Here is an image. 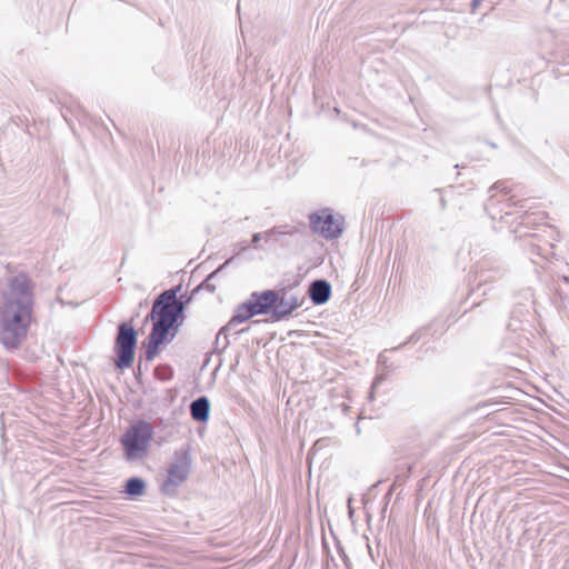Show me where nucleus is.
Here are the masks:
<instances>
[{"mask_svg": "<svg viewBox=\"0 0 569 569\" xmlns=\"http://www.w3.org/2000/svg\"><path fill=\"white\" fill-rule=\"evenodd\" d=\"M148 319H151L153 325L146 345L144 357L147 361H151L159 353L161 345L169 343L174 339L184 316L173 313L171 310L156 309L152 306Z\"/></svg>", "mask_w": 569, "mask_h": 569, "instance_id": "obj_2", "label": "nucleus"}, {"mask_svg": "<svg viewBox=\"0 0 569 569\" xmlns=\"http://www.w3.org/2000/svg\"><path fill=\"white\" fill-rule=\"evenodd\" d=\"M553 246L548 243L547 247L542 248L535 242H530L528 246V250L532 256H539L543 259H547L549 254H552Z\"/></svg>", "mask_w": 569, "mask_h": 569, "instance_id": "obj_16", "label": "nucleus"}, {"mask_svg": "<svg viewBox=\"0 0 569 569\" xmlns=\"http://www.w3.org/2000/svg\"><path fill=\"white\" fill-rule=\"evenodd\" d=\"M378 362H379L380 365L386 366V365H387V357H386L385 355H382V353H381V355H379Z\"/></svg>", "mask_w": 569, "mask_h": 569, "instance_id": "obj_24", "label": "nucleus"}, {"mask_svg": "<svg viewBox=\"0 0 569 569\" xmlns=\"http://www.w3.org/2000/svg\"><path fill=\"white\" fill-rule=\"evenodd\" d=\"M249 248V243L247 241H238L232 244L233 259L240 256L243 251Z\"/></svg>", "mask_w": 569, "mask_h": 569, "instance_id": "obj_18", "label": "nucleus"}, {"mask_svg": "<svg viewBox=\"0 0 569 569\" xmlns=\"http://www.w3.org/2000/svg\"><path fill=\"white\" fill-rule=\"evenodd\" d=\"M34 295L26 273L10 277L0 306V342L9 350L17 349L28 335L33 318Z\"/></svg>", "mask_w": 569, "mask_h": 569, "instance_id": "obj_1", "label": "nucleus"}, {"mask_svg": "<svg viewBox=\"0 0 569 569\" xmlns=\"http://www.w3.org/2000/svg\"><path fill=\"white\" fill-rule=\"evenodd\" d=\"M492 190H497V191H500V192H503V193H508L509 190H508V187L506 184V182H502V181H498L496 182L491 188H490V191Z\"/></svg>", "mask_w": 569, "mask_h": 569, "instance_id": "obj_20", "label": "nucleus"}, {"mask_svg": "<svg viewBox=\"0 0 569 569\" xmlns=\"http://www.w3.org/2000/svg\"><path fill=\"white\" fill-rule=\"evenodd\" d=\"M341 406H342V410H343V412L349 411V409H350V407H349V406H347V405H345V403H342Z\"/></svg>", "mask_w": 569, "mask_h": 569, "instance_id": "obj_27", "label": "nucleus"}, {"mask_svg": "<svg viewBox=\"0 0 569 569\" xmlns=\"http://www.w3.org/2000/svg\"><path fill=\"white\" fill-rule=\"evenodd\" d=\"M263 233V240L264 242H279L280 237L286 234H292V230H286L284 227H273Z\"/></svg>", "mask_w": 569, "mask_h": 569, "instance_id": "obj_15", "label": "nucleus"}, {"mask_svg": "<svg viewBox=\"0 0 569 569\" xmlns=\"http://www.w3.org/2000/svg\"><path fill=\"white\" fill-rule=\"evenodd\" d=\"M308 296L315 306L325 305L331 297V284L326 279H316L309 284Z\"/></svg>", "mask_w": 569, "mask_h": 569, "instance_id": "obj_11", "label": "nucleus"}, {"mask_svg": "<svg viewBox=\"0 0 569 569\" xmlns=\"http://www.w3.org/2000/svg\"><path fill=\"white\" fill-rule=\"evenodd\" d=\"M248 299L257 316L268 313L272 316L273 306L277 302L276 290L253 291Z\"/></svg>", "mask_w": 569, "mask_h": 569, "instance_id": "obj_9", "label": "nucleus"}, {"mask_svg": "<svg viewBox=\"0 0 569 569\" xmlns=\"http://www.w3.org/2000/svg\"><path fill=\"white\" fill-rule=\"evenodd\" d=\"M481 3V0H472L471 2V7H472V11H475Z\"/></svg>", "mask_w": 569, "mask_h": 569, "instance_id": "obj_25", "label": "nucleus"}, {"mask_svg": "<svg viewBox=\"0 0 569 569\" xmlns=\"http://www.w3.org/2000/svg\"><path fill=\"white\" fill-rule=\"evenodd\" d=\"M254 316L257 315L254 313L251 302L248 299L244 302L237 306L231 319L223 327L220 328L219 336L230 331L236 326L246 322L247 320Z\"/></svg>", "mask_w": 569, "mask_h": 569, "instance_id": "obj_10", "label": "nucleus"}, {"mask_svg": "<svg viewBox=\"0 0 569 569\" xmlns=\"http://www.w3.org/2000/svg\"><path fill=\"white\" fill-rule=\"evenodd\" d=\"M232 262H233V257H230L229 259H227L222 264H220L216 270H213L211 273H209L207 276V278L193 289L194 292H197V295H198L201 290H207L208 292L213 293L217 288L213 280L218 277V274L223 269H226Z\"/></svg>", "mask_w": 569, "mask_h": 569, "instance_id": "obj_13", "label": "nucleus"}, {"mask_svg": "<svg viewBox=\"0 0 569 569\" xmlns=\"http://www.w3.org/2000/svg\"><path fill=\"white\" fill-rule=\"evenodd\" d=\"M191 450L190 446L181 447L174 450L171 463L168 468V476L161 486L166 495L176 493L177 489L188 479L191 471Z\"/></svg>", "mask_w": 569, "mask_h": 569, "instance_id": "obj_4", "label": "nucleus"}, {"mask_svg": "<svg viewBox=\"0 0 569 569\" xmlns=\"http://www.w3.org/2000/svg\"><path fill=\"white\" fill-rule=\"evenodd\" d=\"M533 263L539 264V261L536 259H532Z\"/></svg>", "mask_w": 569, "mask_h": 569, "instance_id": "obj_29", "label": "nucleus"}, {"mask_svg": "<svg viewBox=\"0 0 569 569\" xmlns=\"http://www.w3.org/2000/svg\"><path fill=\"white\" fill-rule=\"evenodd\" d=\"M276 293L277 302L272 310V320L274 321L287 319L305 302V296L292 292L290 287L278 289L276 290Z\"/></svg>", "mask_w": 569, "mask_h": 569, "instance_id": "obj_7", "label": "nucleus"}, {"mask_svg": "<svg viewBox=\"0 0 569 569\" xmlns=\"http://www.w3.org/2000/svg\"><path fill=\"white\" fill-rule=\"evenodd\" d=\"M441 204L445 208V199H441Z\"/></svg>", "mask_w": 569, "mask_h": 569, "instance_id": "obj_30", "label": "nucleus"}, {"mask_svg": "<svg viewBox=\"0 0 569 569\" xmlns=\"http://www.w3.org/2000/svg\"><path fill=\"white\" fill-rule=\"evenodd\" d=\"M342 559H343V562H345L347 569H351V561L349 560V558L347 557V555L345 552H342Z\"/></svg>", "mask_w": 569, "mask_h": 569, "instance_id": "obj_23", "label": "nucleus"}, {"mask_svg": "<svg viewBox=\"0 0 569 569\" xmlns=\"http://www.w3.org/2000/svg\"><path fill=\"white\" fill-rule=\"evenodd\" d=\"M352 502H353V498L350 496L348 498V512H349L351 522L355 523V521H353L355 509H353Z\"/></svg>", "mask_w": 569, "mask_h": 569, "instance_id": "obj_22", "label": "nucleus"}, {"mask_svg": "<svg viewBox=\"0 0 569 569\" xmlns=\"http://www.w3.org/2000/svg\"><path fill=\"white\" fill-rule=\"evenodd\" d=\"M191 418L197 422H207L210 417V401L206 396L198 397L191 401L190 406Z\"/></svg>", "mask_w": 569, "mask_h": 569, "instance_id": "obj_12", "label": "nucleus"}, {"mask_svg": "<svg viewBox=\"0 0 569 569\" xmlns=\"http://www.w3.org/2000/svg\"><path fill=\"white\" fill-rule=\"evenodd\" d=\"M182 286L177 284L168 290L161 292L153 302V307L156 309H163L167 311H172L173 313L183 316V296L178 298V295L181 292Z\"/></svg>", "mask_w": 569, "mask_h": 569, "instance_id": "obj_8", "label": "nucleus"}, {"mask_svg": "<svg viewBox=\"0 0 569 569\" xmlns=\"http://www.w3.org/2000/svg\"><path fill=\"white\" fill-rule=\"evenodd\" d=\"M263 240V233L262 232H256L252 234L251 241L249 243V247H253L254 249H261V246H259V242Z\"/></svg>", "mask_w": 569, "mask_h": 569, "instance_id": "obj_19", "label": "nucleus"}, {"mask_svg": "<svg viewBox=\"0 0 569 569\" xmlns=\"http://www.w3.org/2000/svg\"><path fill=\"white\" fill-rule=\"evenodd\" d=\"M381 377L377 378L373 382H372V386H371V389H376L377 386L381 382Z\"/></svg>", "mask_w": 569, "mask_h": 569, "instance_id": "obj_26", "label": "nucleus"}, {"mask_svg": "<svg viewBox=\"0 0 569 569\" xmlns=\"http://www.w3.org/2000/svg\"><path fill=\"white\" fill-rule=\"evenodd\" d=\"M409 341H416L415 336H411Z\"/></svg>", "mask_w": 569, "mask_h": 569, "instance_id": "obj_28", "label": "nucleus"}, {"mask_svg": "<svg viewBox=\"0 0 569 569\" xmlns=\"http://www.w3.org/2000/svg\"><path fill=\"white\" fill-rule=\"evenodd\" d=\"M152 438L151 423L142 419L134 421L121 438L126 459L132 461L146 457Z\"/></svg>", "mask_w": 569, "mask_h": 569, "instance_id": "obj_3", "label": "nucleus"}, {"mask_svg": "<svg viewBox=\"0 0 569 569\" xmlns=\"http://www.w3.org/2000/svg\"><path fill=\"white\" fill-rule=\"evenodd\" d=\"M216 348L218 349L220 347V351H224L228 346H229V340H228V337H227V332H224L223 335L219 336V332L217 333V337H216Z\"/></svg>", "mask_w": 569, "mask_h": 569, "instance_id": "obj_17", "label": "nucleus"}, {"mask_svg": "<svg viewBox=\"0 0 569 569\" xmlns=\"http://www.w3.org/2000/svg\"><path fill=\"white\" fill-rule=\"evenodd\" d=\"M138 341V332L129 322H120L117 328L113 351L116 353L114 366L123 370L130 368L134 360Z\"/></svg>", "mask_w": 569, "mask_h": 569, "instance_id": "obj_5", "label": "nucleus"}, {"mask_svg": "<svg viewBox=\"0 0 569 569\" xmlns=\"http://www.w3.org/2000/svg\"><path fill=\"white\" fill-rule=\"evenodd\" d=\"M146 491V482L142 478L131 477L124 483V492L130 498L142 496Z\"/></svg>", "mask_w": 569, "mask_h": 569, "instance_id": "obj_14", "label": "nucleus"}, {"mask_svg": "<svg viewBox=\"0 0 569 569\" xmlns=\"http://www.w3.org/2000/svg\"><path fill=\"white\" fill-rule=\"evenodd\" d=\"M197 297V292L192 289L189 296H183V309L188 303H190Z\"/></svg>", "mask_w": 569, "mask_h": 569, "instance_id": "obj_21", "label": "nucleus"}, {"mask_svg": "<svg viewBox=\"0 0 569 569\" xmlns=\"http://www.w3.org/2000/svg\"><path fill=\"white\" fill-rule=\"evenodd\" d=\"M310 228L325 239H336L343 230V219L335 217L331 209L326 208L309 216Z\"/></svg>", "mask_w": 569, "mask_h": 569, "instance_id": "obj_6", "label": "nucleus"}]
</instances>
